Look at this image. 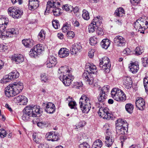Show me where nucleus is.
<instances>
[{
  "instance_id": "f257e3e1",
  "label": "nucleus",
  "mask_w": 148,
  "mask_h": 148,
  "mask_svg": "<svg viewBox=\"0 0 148 148\" xmlns=\"http://www.w3.org/2000/svg\"><path fill=\"white\" fill-rule=\"evenodd\" d=\"M42 112L38 106H34L33 107L27 106L23 110V114L22 116V119L25 121H28L31 117L40 116V114Z\"/></svg>"
},
{
  "instance_id": "f03ea898",
  "label": "nucleus",
  "mask_w": 148,
  "mask_h": 148,
  "mask_svg": "<svg viewBox=\"0 0 148 148\" xmlns=\"http://www.w3.org/2000/svg\"><path fill=\"white\" fill-rule=\"evenodd\" d=\"M8 22L9 20L7 18H0V38H4L5 37H12L16 33L15 29L13 28L8 29L5 31V29Z\"/></svg>"
},
{
  "instance_id": "7ed1b4c3",
  "label": "nucleus",
  "mask_w": 148,
  "mask_h": 148,
  "mask_svg": "<svg viewBox=\"0 0 148 148\" xmlns=\"http://www.w3.org/2000/svg\"><path fill=\"white\" fill-rule=\"evenodd\" d=\"M23 88V84L20 82H14L5 88V94L8 97H13L20 93Z\"/></svg>"
},
{
  "instance_id": "20e7f679",
  "label": "nucleus",
  "mask_w": 148,
  "mask_h": 148,
  "mask_svg": "<svg viewBox=\"0 0 148 148\" xmlns=\"http://www.w3.org/2000/svg\"><path fill=\"white\" fill-rule=\"evenodd\" d=\"M116 123V131L117 134L121 135L120 136V140L122 143L126 139L124 135L127 132L128 124L125 120L119 119Z\"/></svg>"
},
{
  "instance_id": "39448f33",
  "label": "nucleus",
  "mask_w": 148,
  "mask_h": 148,
  "mask_svg": "<svg viewBox=\"0 0 148 148\" xmlns=\"http://www.w3.org/2000/svg\"><path fill=\"white\" fill-rule=\"evenodd\" d=\"M79 107L83 112L88 113L91 108L89 98L86 95H82L79 101Z\"/></svg>"
},
{
  "instance_id": "423d86ee",
  "label": "nucleus",
  "mask_w": 148,
  "mask_h": 148,
  "mask_svg": "<svg viewBox=\"0 0 148 148\" xmlns=\"http://www.w3.org/2000/svg\"><path fill=\"white\" fill-rule=\"evenodd\" d=\"M111 94L112 97L118 101H123L126 99L125 95L123 90L119 88H113Z\"/></svg>"
},
{
  "instance_id": "0eeeda50",
  "label": "nucleus",
  "mask_w": 148,
  "mask_h": 148,
  "mask_svg": "<svg viewBox=\"0 0 148 148\" xmlns=\"http://www.w3.org/2000/svg\"><path fill=\"white\" fill-rule=\"evenodd\" d=\"M134 26L136 30L138 29L140 33L144 34V30L148 28V22L141 18L136 21Z\"/></svg>"
},
{
  "instance_id": "6e6552de",
  "label": "nucleus",
  "mask_w": 148,
  "mask_h": 148,
  "mask_svg": "<svg viewBox=\"0 0 148 148\" xmlns=\"http://www.w3.org/2000/svg\"><path fill=\"white\" fill-rule=\"evenodd\" d=\"M44 48L42 45L38 44L35 45L29 52V55L31 57L36 58L40 55L43 51Z\"/></svg>"
},
{
  "instance_id": "1a4fd4ad",
  "label": "nucleus",
  "mask_w": 148,
  "mask_h": 148,
  "mask_svg": "<svg viewBox=\"0 0 148 148\" xmlns=\"http://www.w3.org/2000/svg\"><path fill=\"white\" fill-rule=\"evenodd\" d=\"M8 12L10 16L14 18H20L23 14V11L22 10L13 7H10L8 9Z\"/></svg>"
},
{
  "instance_id": "9d476101",
  "label": "nucleus",
  "mask_w": 148,
  "mask_h": 148,
  "mask_svg": "<svg viewBox=\"0 0 148 148\" xmlns=\"http://www.w3.org/2000/svg\"><path fill=\"white\" fill-rule=\"evenodd\" d=\"M99 108L98 113L99 116L103 119L109 120L112 117V114L109 112V109L107 107H102L101 106Z\"/></svg>"
},
{
  "instance_id": "9b49d317",
  "label": "nucleus",
  "mask_w": 148,
  "mask_h": 148,
  "mask_svg": "<svg viewBox=\"0 0 148 148\" xmlns=\"http://www.w3.org/2000/svg\"><path fill=\"white\" fill-rule=\"evenodd\" d=\"M59 78L65 86H68L70 85L72 81L74 79V77L70 73L66 74V75L60 76Z\"/></svg>"
},
{
  "instance_id": "f8f14e48",
  "label": "nucleus",
  "mask_w": 148,
  "mask_h": 148,
  "mask_svg": "<svg viewBox=\"0 0 148 148\" xmlns=\"http://www.w3.org/2000/svg\"><path fill=\"white\" fill-rule=\"evenodd\" d=\"M60 0H51L48 1L47 4V7L45 13L48 12L51 8L59 7L60 5Z\"/></svg>"
},
{
  "instance_id": "ddd939ff",
  "label": "nucleus",
  "mask_w": 148,
  "mask_h": 148,
  "mask_svg": "<svg viewBox=\"0 0 148 148\" xmlns=\"http://www.w3.org/2000/svg\"><path fill=\"white\" fill-rule=\"evenodd\" d=\"M114 42L117 47H122L125 46L126 43L125 39L123 37L117 36L114 38Z\"/></svg>"
},
{
  "instance_id": "4468645a",
  "label": "nucleus",
  "mask_w": 148,
  "mask_h": 148,
  "mask_svg": "<svg viewBox=\"0 0 148 148\" xmlns=\"http://www.w3.org/2000/svg\"><path fill=\"white\" fill-rule=\"evenodd\" d=\"M114 140V138L112 133L110 132H106L105 140L106 145L108 147L111 146Z\"/></svg>"
},
{
  "instance_id": "2eb2a0df",
  "label": "nucleus",
  "mask_w": 148,
  "mask_h": 148,
  "mask_svg": "<svg viewBox=\"0 0 148 148\" xmlns=\"http://www.w3.org/2000/svg\"><path fill=\"white\" fill-rule=\"evenodd\" d=\"M82 78L89 85H92L93 83L94 78L92 74L86 71H84L83 73Z\"/></svg>"
},
{
  "instance_id": "dca6fc26",
  "label": "nucleus",
  "mask_w": 148,
  "mask_h": 148,
  "mask_svg": "<svg viewBox=\"0 0 148 148\" xmlns=\"http://www.w3.org/2000/svg\"><path fill=\"white\" fill-rule=\"evenodd\" d=\"M46 63L47 67L51 68L53 67L57 63L56 58L53 56H50L48 57Z\"/></svg>"
},
{
  "instance_id": "f3484780",
  "label": "nucleus",
  "mask_w": 148,
  "mask_h": 148,
  "mask_svg": "<svg viewBox=\"0 0 148 148\" xmlns=\"http://www.w3.org/2000/svg\"><path fill=\"white\" fill-rule=\"evenodd\" d=\"M85 68L86 71L91 74H96L97 72V70L95 65L93 63H88L86 64Z\"/></svg>"
},
{
  "instance_id": "a211bd4d",
  "label": "nucleus",
  "mask_w": 148,
  "mask_h": 148,
  "mask_svg": "<svg viewBox=\"0 0 148 148\" xmlns=\"http://www.w3.org/2000/svg\"><path fill=\"white\" fill-rule=\"evenodd\" d=\"M123 82L125 88L129 89L132 86V82L130 77L124 76L123 78Z\"/></svg>"
},
{
  "instance_id": "6ab92c4d",
  "label": "nucleus",
  "mask_w": 148,
  "mask_h": 148,
  "mask_svg": "<svg viewBox=\"0 0 148 148\" xmlns=\"http://www.w3.org/2000/svg\"><path fill=\"white\" fill-rule=\"evenodd\" d=\"M136 104L137 108L141 110H143L145 108V102L144 100L141 97H138L136 101Z\"/></svg>"
},
{
  "instance_id": "aec40b11",
  "label": "nucleus",
  "mask_w": 148,
  "mask_h": 148,
  "mask_svg": "<svg viewBox=\"0 0 148 148\" xmlns=\"http://www.w3.org/2000/svg\"><path fill=\"white\" fill-rule=\"evenodd\" d=\"M82 49V47L79 43H77L73 45L70 49L71 54H75L80 52Z\"/></svg>"
},
{
  "instance_id": "412c9836",
  "label": "nucleus",
  "mask_w": 148,
  "mask_h": 148,
  "mask_svg": "<svg viewBox=\"0 0 148 148\" xmlns=\"http://www.w3.org/2000/svg\"><path fill=\"white\" fill-rule=\"evenodd\" d=\"M46 137L47 140L48 141H55L59 139L57 133L51 132L48 133L46 134Z\"/></svg>"
},
{
  "instance_id": "4be33fe9",
  "label": "nucleus",
  "mask_w": 148,
  "mask_h": 148,
  "mask_svg": "<svg viewBox=\"0 0 148 148\" xmlns=\"http://www.w3.org/2000/svg\"><path fill=\"white\" fill-rule=\"evenodd\" d=\"M14 100L21 105H26L28 101L27 97L23 95L17 96L15 98Z\"/></svg>"
},
{
  "instance_id": "5701e85b",
  "label": "nucleus",
  "mask_w": 148,
  "mask_h": 148,
  "mask_svg": "<svg viewBox=\"0 0 148 148\" xmlns=\"http://www.w3.org/2000/svg\"><path fill=\"white\" fill-rule=\"evenodd\" d=\"M58 74L60 75V76L66 75V74L70 73V71L68 67L66 66H61L58 70Z\"/></svg>"
},
{
  "instance_id": "b1692460",
  "label": "nucleus",
  "mask_w": 148,
  "mask_h": 148,
  "mask_svg": "<svg viewBox=\"0 0 148 148\" xmlns=\"http://www.w3.org/2000/svg\"><path fill=\"white\" fill-rule=\"evenodd\" d=\"M12 60L16 64L23 62L24 60L23 56L21 54H14L12 56Z\"/></svg>"
},
{
  "instance_id": "393cba45",
  "label": "nucleus",
  "mask_w": 148,
  "mask_h": 148,
  "mask_svg": "<svg viewBox=\"0 0 148 148\" xmlns=\"http://www.w3.org/2000/svg\"><path fill=\"white\" fill-rule=\"evenodd\" d=\"M38 0H29V8L30 10L36 9L39 5Z\"/></svg>"
},
{
  "instance_id": "a878e982",
  "label": "nucleus",
  "mask_w": 148,
  "mask_h": 148,
  "mask_svg": "<svg viewBox=\"0 0 148 148\" xmlns=\"http://www.w3.org/2000/svg\"><path fill=\"white\" fill-rule=\"evenodd\" d=\"M69 53V50L65 48H61L58 52L59 56L61 58L67 57Z\"/></svg>"
},
{
  "instance_id": "bb28decb",
  "label": "nucleus",
  "mask_w": 148,
  "mask_h": 148,
  "mask_svg": "<svg viewBox=\"0 0 148 148\" xmlns=\"http://www.w3.org/2000/svg\"><path fill=\"white\" fill-rule=\"evenodd\" d=\"M129 68L130 71L133 73H136L139 69V65L135 62L130 63Z\"/></svg>"
},
{
  "instance_id": "cd10ccee",
  "label": "nucleus",
  "mask_w": 148,
  "mask_h": 148,
  "mask_svg": "<svg viewBox=\"0 0 148 148\" xmlns=\"http://www.w3.org/2000/svg\"><path fill=\"white\" fill-rule=\"evenodd\" d=\"M22 42L24 46L26 47L30 48L34 44V41L30 38L23 40Z\"/></svg>"
},
{
  "instance_id": "c85d7f7f",
  "label": "nucleus",
  "mask_w": 148,
  "mask_h": 148,
  "mask_svg": "<svg viewBox=\"0 0 148 148\" xmlns=\"http://www.w3.org/2000/svg\"><path fill=\"white\" fill-rule=\"evenodd\" d=\"M107 97V95L105 93H103L100 92L99 95L98 97V101L100 102L99 105L104 104L105 101Z\"/></svg>"
},
{
  "instance_id": "c756f323",
  "label": "nucleus",
  "mask_w": 148,
  "mask_h": 148,
  "mask_svg": "<svg viewBox=\"0 0 148 148\" xmlns=\"http://www.w3.org/2000/svg\"><path fill=\"white\" fill-rule=\"evenodd\" d=\"M92 23L93 24H94V25H95V27H99L102 23L101 18H100V16L99 17L97 16L95 17L93 19Z\"/></svg>"
},
{
  "instance_id": "7c9ffc66",
  "label": "nucleus",
  "mask_w": 148,
  "mask_h": 148,
  "mask_svg": "<svg viewBox=\"0 0 148 148\" xmlns=\"http://www.w3.org/2000/svg\"><path fill=\"white\" fill-rule=\"evenodd\" d=\"M115 15L117 16H122L125 14L124 9L122 7H120L117 9L114 13Z\"/></svg>"
},
{
  "instance_id": "2f4dec72",
  "label": "nucleus",
  "mask_w": 148,
  "mask_h": 148,
  "mask_svg": "<svg viewBox=\"0 0 148 148\" xmlns=\"http://www.w3.org/2000/svg\"><path fill=\"white\" fill-rule=\"evenodd\" d=\"M110 43V41L108 39H105L102 40L101 42V45L103 48L106 49L109 46Z\"/></svg>"
},
{
  "instance_id": "473e14b6",
  "label": "nucleus",
  "mask_w": 148,
  "mask_h": 148,
  "mask_svg": "<svg viewBox=\"0 0 148 148\" xmlns=\"http://www.w3.org/2000/svg\"><path fill=\"white\" fill-rule=\"evenodd\" d=\"M103 145V143L101 140L98 139L96 140L93 143L92 148H101Z\"/></svg>"
},
{
  "instance_id": "72a5a7b5",
  "label": "nucleus",
  "mask_w": 148,
  "mask_h": 148,
  "mask_svg": "<svg viewBox=\"0 0 148 148\" xmlns=\"http://www.w3.org/2000/svg\"><path fill=\"white\" fill-rule=\"evenodd\" d=\"M103 65L101 66V68L102 69L104 70V71L106 72H108L110 71V67L111 64L110 62H109L108 63H103Z\"/></svg>"
},
{
  "instance_id": "f704fd0d",
  "label": "nucleus",
  "mask_w": 148,
  "mask_h": 148,
  "mask_svg": "<svg viewBox=\"0 0 148 148\" xmlns=\"http://www.w3.org/2000/svg\"><path fill=\"white\" fill-rule=\"evenodd\" d=\"M46 34L45 32L43 29H42L38 35V40L42 42L45 39V34Z\"/></svg>"
},
{
  "instance_id": "c9c22d12",
  "label": "nucleus",
  "mask_w": 148,
  "mask_h": 148,
  "mask_svg": "<svg viewBox=\"0 0 148 148\" xmlns=\"http://www.w3.org/2000/svg\"><path fill=\"white\" fill-rule=\"evenodd\" d=\"M10 75V73L8 75H5L3 79L1 80V83H6L10 82L11 80V77Z\"/></svg>"
},
{
  "instance_id": "e433bc0d",
  "label": "nucleus",
  "mask_w": 148,
  "mask_h": 148,
  "mask_svg": "<svg viewBox=\"0 0 148 148\" xmlns=\"http://www.w3.org/2000/svg\"><path fill=\"white\" fill-rule=\"evenodd\" d=\"M70 29L71 25L67 23H66L64 24L62 28V32L64 33L67 32Z\"/></svg>"
},
{
  "instance_id": "4c0bfd02",
  "label": "nucleus",
  "mask_w": 148,
  "mask_h": 148,
  "mask_svg": "<svg viewBox=\"0 0 148 148\" xmlns=\"http://www.w3.org/2000/svg\"><path fill=\"white\" fill-rule=\"evenodd\" d=\"M10 75L11 77V79H15L19 77V74L16 70H14L10 73Z\"/></svg>"
},
{
  "instance_id": "58836bf2",
  "label": "nucleus",
  "mask_w": 148,
  "mask_h": 148,
  "mask_svg": "<svg viewBox=\"0 0 148 148\" xmlns=\"http://www.w3.org/2000/svg\"><path fill=\"white\" fill-rule=\"evenodd\" d=\"M125 108L128 112L131 114L133 112L134 106L131 103H127L125 105Z\"/></svg>"
},
{
  "instance_id": "ea45409f",
  "label": "nucleus",
  "mask_w": 148,
  "mask_h": 148,
  "mask_svg": "<svg viewBox=\"0 0 148 148\" xmlns=\"http://www.w3.org/2000/svg\"><path fill=\"white\" fill-rule=\"evenodd\" d=\"M40 79L42 82L46 83L49 79L48 75L45 73H41L40 76Z\"/></svg>"
},
{
  "instance_id": "a19ab883",
  "label": "nucleus",
  "mask_w": 148,
  "mask_h": 148,
  "mask_svg": "<svg viewBox=\"0 0 148 148\" xmlns=\"http://www.w3.org/2000/svg\"><path fill=\"white\" fill-rule=\"evenodd\" d=\"M82 17L85 20H88L90 18L89 14L88 12L86 10H83Z\"/></svg>"
},
{
  "instance_id": "79ce46f5",
  "label": "nucleus",
  "mask_w": 148,
  "mask_h": 148,
  "mask_svg": "<svg viewBox=\"0 0 148 148\" xmlns=\"http://www.w3.org/2000/svg\"><path fill=\"white\" fill-rule=\"evenodd\" d=\"M99 66L101 68V66L103 65V63H108L109 62H110L109 58L107 57H105L102 58V60H100Z\"/></svg>"
},
{
  "instance_id": "37998d69",
  "label": "nucleus",
  "mask_w": 148,
  "mask_h": 148,
  "mask_svg": "<svg viewBox=\"0 0 148 148\" xmlns=\"http://www.w3.org/2000/svg\"><path fill=\"white\" fill-rule=\"evenodd\" d=\"M135 54L139 55L141 54L144 51V50L141 47H137L135 49Z\"/></svg>"
},
{
  "instance_id": "c03bdc74",
  "label": "nucleus",
  "mask_w": 148,
  "mask_h": 148,
  "mask_svg": "<svg viewBox=\"0 0 148 148\" xmlns=\"http://www.w3.org/2000/svg\"><path fill=\"white\" fill-rule=\"evenodd\" d=\"M97 27H95V25H94L91 23L88 26V31L90 33L93 32L95 30V29H97Z\"/></svg>"
},
{
  "instance_id": "a18cd8bd",
  "label": "nucleus",
  "mask_w": 148,
  "mask_h": 148,
  "mask_svg": "<svg viewBox=\"0 0 148 148\" xmlns=\"http://www.w3.org/2000/svg\"><path fill=\"white\" fill-rule=\"evenodd\" d=\"M45 110L49 114L53 113L55 111V106L54 104L50 108H48L47 109H45Z\"/></svg>"
},
{
  "instance_id": "49530a36",
  "label": "nucleus",
  "mask_w": 148,
  "mask_h": 148,
  "mask_svg": "<svg viewBox=\"0 0 148 148\" xmlns=\"http://www.w3.org/2000/svg\"><path fill=\"white\" fill-rule=\"evenodd\" d=\"M53 27L56 29H58L60 27L59 21L57 20H53L52 22Z\"/></svg>"
},
{
  "instance_id": "de8ad7c7",
  "label": "nucleus",
  "mask_w": 148,
  "mask_h": 148,
  "mask_svg": "<svg viewBox=\"0 0 148 148\" xmlns=\"http://www.w3.org/2000/svg\"><path fill=\"white\" fill-rule=\"evenodd\" d=\"M68 105L69 107L71 109H74L75 110L77 109L76 107L77 104L75 101H74L71 103H69Z\"/></svg>"
},
{
  "instance_id": "09e8293b",
  "label": "nucleus",
  "mask_w": 148,
  "mask_h": 148,
  "mask_svg": "<svg viewBox=\"0 0 148 148\" xmlns=\"http://www.w3.org/2000/svg\"><path fill=\"white\" fill-rule=\"evenodd\" d=\"M86 123L84 121H80L78 124L76 125V128L75 129H78L79 128L82 127H84L86 124Z\"/></svg>"
},
{
  "instance_id": "8fccbe9b",
  "label": "nucleus",
  "mask_w": 148,
  "mask_h": 148,
  "mask_svg": "<svg viewBox=\"0 0 148 148\" xmlns=\"http://www.w3.org/2000/svg\"><path fill=\"white\" fill-rule=\"evenodd\" d=\"M71 8L72 7L69 5L68 4L63 5L62 7V9L64 10H65L68 12H70V11L71 12L72 11V10H71Z\"/></svg>"
},
{
  "instance_id": "3c124183",
  "label": "nucleus",
  "mask_w": 148,
  "mask_h": 148,
  "mask_svg": "<svg viewBox=\"0 0 148 148\" xmlns=\"http://www.w3.org/2000/svg\"><path fill=\"white\" fill-rule=\"evenodd\" d=\"M97 39L96 37L93 36L90 39V43L92 45H95L97 43Z\"/></svg>"
},
{
  "instance_id": "603ef678",
  "label": "nucleus",
  "mask_w": 148,
  "mask_h": 148,
  "mask_svg": "<svg viewBox=\"0 0 148 148\" xmlns=\"http://www.w3.org/2000/svg\"><path fill=\"white\" fill-rule=\"evenodd\" d=\"M79 148H90V146L87 143L83 142L79 145Z\"/></svg>"
},
{
  "instance_id": "864d4df0",
  "label": "nucleus",
  "mask_w": 148,
  "mask_h": 148,
  "mask_svg": "<svg viewBox=\"0 0 148 148\" xmlns=\"http://www.w3.org/2000/svg\"><path fill=\"white\" fill-rule=\"evenodd\" d=\"M55 8V9L52 10L53 13L54 15L56 16H59L60 13V9L58 8Z\"/></svg>"
},
{
  "instance_id": "5fc2aeb1",
  "label": "nucleus",
  "mask_w": 148,
  "mask_h": 148,
  "mask_svg": "<svg viewBox=\"0 0 148 148\" xmlns=\"http://www.w3.org/2000/svg\"><path fill=\"white\" fill-rule=\"evenodd\" d=\"M0 130V137L1 138H3L6 137L7 135V132L4 129H1Z\"/></svg>"
},
{
  "instance_id": "6e6d98bb",
  "label": "nucleus",
  "mask_w": 148,
  "mask_h": 148,
  "mask_svg": "<svg viewBox=\"0 0 148 148\" xmlns=\"http://www.w3.org/2000/svg\"><path fill=\"white\" fill-rule=\"evenodd\" d=\"M109 90V86H104L101 89L100 92L103 93H107L108 92V90Z\"/></svg>"
},
{
  "instance_id": "4d7b16f0",
  "label": "nucleus",
  "mask_w": 148,
  "mask_h": 148,
  "mask_svg": "<svg viewBox=\"0 0 148 148\" xmlns=\"http://www.w3.org/2000/svg\"><path fill=\"white\" fill-rule=\"evenodd\" d=\"M109 90V86H104L101 89L100 92L103 93H107L108 92V90Z\"/></svg>"
},
{
  "instance_id": "13d9d810",
  "label": "nucleus",
  "mask_w": 148,
  "mask_h": 148,
  "mask_svg": "<svg viewBox=\"0 0 148 148\" xmlns=\"http://www.w3.org/2000/svg\"><path fill=\"white\" fill-rule=\"evenodd\" d=\"M97 33L99 35L102 36L104 34L102 29L100 27H98L97 28Z\"/></svg>"
},
{
  "instance_id": "bf43d9fd",
  "label": "nucleus",
  "mask_w": 148,
  "mask_h": 148,
  "mask_svg": "<svg viewBox=\"0 0 148 148\" xmlns=\"http://www.w3.org/2000/svg\"><path fill=\"white\" fill-rule=\"evenodd\" d=\"M142 63L143 65L145 67L148 64V59L147 58H144L142 59Z\"/></svg>"
},
{
  "instance_id": "052dcab7",
  "label": "nucleus",
  "mask_w": 148,
  "mask_h": 148,
  "mask_svg": "<svg viewBox=\"0 0 148 148\" xmlns=\"http://www.w3.org/2000/svg\"><path fill=\"white\" fill-rule=\"evenodd\" d=\"M54 104L52 103H44L42 105V106L45 109H47V108H50L51 106Z\"/></svg>"
},
{
  "instance_id": "680f3d73",
  "label": "nucleus",
  "mask_w": 148,
  "mask_h": 148,
  "mask_svg": "<svg viewBox=\"0 0 148 148\" xmlns=\"http://www.w3.org/2000/svg\"><path fill=\"white\" fill-rule=\"evenodd\" d=\"M67 35L70 38H73L75 36L74 32L73 31H68L67 32Z\"/></svg>"
},
{
  "instance_id": "e2e57ef3",
  "label": "nucleus",
  "mask_w": 148,
  "mask_h": 148,
  "mask_svg": "<svg viewBox=\"0 0 148 148\" xmlns=\"http://www.w3.org/2000/svg\"><path fill=\"white\" fill-rule=\"evenodd\" d=\"M46 123L45 121H41L37 123V125L40 127L42 128L46 125Z\"/></svg>"
},
{
  "instance_id": "0e129e2a",
  "label": "nucleus",
  "mask_w": 148,
  "mask_h": 148,
  "mask_svg": "<svg viewBox=\"0 0 148 148\" xmlns=\"http://www.w3.org/2000/svg\"><path fill=\"white\" fill-rule=\"evenodd\" d=\"M38 148H49L48 145L46 143L41 144L39 145Z\"/></svg>"
},
{
  "instance_id": "69168bd1",
  "label": "nucleus",
  "mask_w": 148,
  "mask_h": 148,
  "mask_svg": "<svg viewBox=\"0 0 148 148\" xmlns=\"http://www.w3.org/2000/svg\"><path fill=\"white\" fill-rule=\"evenodd\" d=\"M94 49H92L88 52V56L90 58H92L94 56Z\"/></svg>"
},
{
  "instance_id": "338daca9",
  "label": "nucleus",
  "mask_w": 148,
  "mask_h": 148,
  "mask_svg": "<svg viewBox=\"0 0 148 148\" xmlns=\"http://www.w3.org/2000/svg\"><path fill=\"white\" fill-rule=\"evenodd\" d=\"M130 1L132 4L136 5L139 3L140 0H130Z\"/></svg>"
},
{
  "instance_id": "774afa93",
  "label": "nucleus",
  "mask_w": 148,
  "mask_h": 148,
  "mask_svg": "<svg viewBox=\"0 0 148 148\" xmlns=\"http://www.w3.org/2000/svg\"><path fill=\"white\" fill-rule=\"evenodd\" d=\"M71 9H72V10H71L72 11H73L75 14L76 13L78 12L79 11V8L77 6H76L73 8L72 7Z\"/></svg>"
}]
</instances>
